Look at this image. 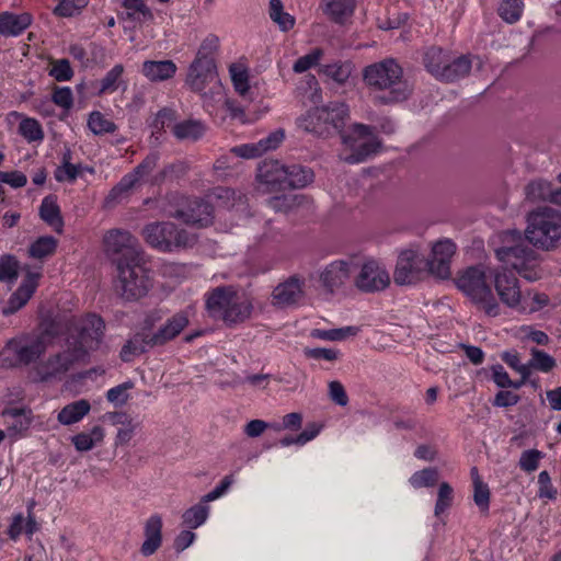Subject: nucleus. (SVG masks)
Segmentation results:
<instances>
[{
  "mask_svg": "<svg viewBox=\"0 0 561 561\" xmlns=\"http://www.w3.org/2000/svg\"><path fill=\"white\" fill-rule=\"evenodd\" d=\"M439 480V471L435 467L425 468L414 472L410 478V483L413 488H431L434 486Z\"/></svg>",
  "mask_w": 561,
  "mask_h": 561,
  "instance_id": "nucleus-47",
  "label": "nucleus"
},
{
  "mask_svg": "<svg viewBox=\"0 0 561 561\" xmlns=\"http://www.w3.org/2000/svg\"><path fill=\"white\" fill-rule=\"evenodd\" d=\"M134 387V383L133 381H126V382H123L116 387H113L111 388L107 392H106V399L107 401L114 403L115 405H123L127 402L128 400V394L126 393V391L128 389H131Z\"/></svg>",
  "mask_w": 561,
  "mask_h": 561,
  "instance_id": "nucleus-63",
  "label": "nucleus"
},
{
  "mask_svg": "<svg viewBox=\"0 0 561 561\" xmlns=\"http://www.w3.org/2000/svg\"><path fill=\"white\" fill-rule=\"evenodd\" d=\"M206 131V126L203 122L197 119H186L180 123H174L172 133L179 140H199Z\"/></svg>",
  "mask_w": 561,
  "mask_h": 561,
  "instance_id": "nucleus-32",
  "label": "nucleus"
},
{
  "mask_svg": "<svg viewBox=\"0 0 561 561\" xmlns=\"http://www.w3.org/2000/svg\"><path fill=\"white\" fill-rule=\"evenodd\" d=\"M215 59L195 58L190 66L186 82L195 92H202L207 84L217 82Z\"/></svg>",
  "mask_w": 561,
  "mask_h": 561,
  "instance_id": "nucleus-16",
  "label": "nucleus"
},
{
  "mask_svg": "<svg viewBox=\"0 0 561 561\" xmlns=\"http://www.w3.org/2000/svg\"><path fill=\"white\" fill-rule=\"evenodd\" d=\"M38 274L28 273L26 278L21 283L18 289L10 296L7 305L2 308L3 316H11L19 311L33 296Z\"/></svg>",
  "mask_w": 561,
  "mask_h": 561,
  "instance_id": "nucleus-22",
  "label": "nucleus"
},
{
  "mask_svg": "<svg viewBox=\"0 0 561 561\" xmlns=\"http://www.w3.org/2000/svg\"><path fill=\"white\" fill-rule=\"evenodd\" d=\"M19 131L30 142L38 141L44 138L42 126L34 118L22 119L19 124Z\"/></svg>",
  "mask_w": 561,
  "mask_h": 561,
  "instance_id": "nucleus-54",
  "label": "nucleus"
},
{
  "mask_svg": "<svg viewBox=\"0 0 561 561\" xmlns=\"http://www.w3.org/2000/svg\"><path fill=\"white\" fill-rule=\"evenodd\" d=\"M432 274L440 279L450 277V259L434 257L426 259V275Z\"/></svg>",
  "mask_w": 561,
  "mask_h": 561,
  "instance_id": "nucleus-53",
  "label": "nucleus"
},
{
  "mask_svg": "<svg viewBox=\"0 0 561 561\" xmlns=\"http://www.w3.org/2000/svg\"><path fill=\"white\" fill-rule=\"evenodd\" d=\"M524 234L533 247L551 250L561 238V213L548 206L530 211Z\"/></svg>",
  "mask_w": 561,
  "mask_h": 561,
  "instance_id": "nucleus-7",
  "label": "nucleus"
},
{
  "mask_svg": "<svg viewBox=\"0 0 561 561\" xmlns=\"http://www.w3.org/2000/svg\"><path fill=\"white\" fill-rule=\"evenodd\" d=\"M137 181L127 173L124 175L121 181L112 187L105 197L104 204L106 207H113L116 204L121 203L124 198H126L131 188L136 185Z\"/></svg>",
  "mask_w": 561,
  "mask_h": 561,
  "instance_id": "nucleus-36",
  "label": "nucleus"
},
{
  "mask_svg": "<svg viewBox=\"0 0 561 561\" xmlns=\"http://www.w3.org/2000/svg\"><path fill=\"white\" fill-rule=\"evenodd\" d=\"M531 358L529 365L533 369L541 373H550L557 366L556 359L542 350L533 347L530 350Z\"/></svg>",
  "mask_w": 561,
  "mask_h": 561,
  "instance_id": "nucleus-49",
  "label": "nucleus"
},
{
  "mask_svg": "<svg viewBox=\"0 0 561 561\" xmlns=\"http://www.w3.org/2000/svg\"><path fill=\"white\" fill-rule=\"evenodd\" d=\"M31 23L32 16L28 13L3 12L0 14V34L16 36L26 30Z\"/></svg>",
  "mask_w": 561,
  "mask_h": 561,
  "instance_id": "nucleus-30",
  "label": "nucleus"
},
{
  "mask_svg": "<svg viewBox=\"0 0 561 561\" xmlns=\"http://www.w3.org/2000/svg\"><path fill=\"white\" fill-rule=\"evenodd\" d=\"M83 170H87L88 172H93L92 168L89 167H82V164H72L67 163L65 165H59L55 170V179L57 182H75L77 178L82 173Z\"/></svg>",
  "mask_w": 561,
  "mask_h": 561,
  "instance_id": "nucleus-52",
  "label": "nucleus"
},
{
  "mask_svg": "<svg viewBox=\"0 0 561 561\" xmlns=\"http://www.w3.org/2000/svg\"><path fill=\"white\" fill-rule=\"evenodd\" d=\"M88 126L94 135L112 134L117 129L116 124L105 118L99 111H94L89 115Z\"/></svg>",
  "mask_w": 561,
  "mask_h": 561,
  "instance_id": "nucleus-48",
  "label": "nucleus"
},
{
  "mask_svg": "<svg viewBox=\"0 0 561 561\" xmlns=\"http://www.w3.org/2000/svg\"><path fill=\"white\" fill-rule=\"evenodd\" d=\"M39 217L43 221L53 227L57 233L62 232L64 219L55 195L44 197L39 206Z\"/></svg>",
  "mask_w": 561,
  "mask_h": 561,
  "instance_id": "nucleus-29",
  "label": "nucleus"
},
{
  "mask_svg": "<svg viewBox=\"0 0 561 561\" xmlns=\"http://www.w3.org/2000/svg\"><path fill=\"white\" fill-rule=\"evenodd\" d=\"M188 171V165L183 161H176L165 165L151 179V184L161 185L167 181H174L183 178Z\"/></svg>",
  "mask_w": 561,
  "mask_h": 561,
  "instance_id": "nucleus-39",
  "label": "nucleus"
},
{
  "mask_svg": "<svg viewBox=\"0 0 561 561\" xmlns=\"http://www.w3.org/2000/svg\"><path fill=\"white\" fill-rule=\"evenodd\" d=\"M176 69V65L172 60H146L142 64L141 72L148 80L157 82L172 78Z\"/></svg>",
  "mask_w": 561,
  "mask_h": 561,
  "instance_id": "nucleus-28",
  "label": "nucleus"
},
{
  "mask_svg": "<svg viewBox=\"0 0 561 561\" xmlns=\"http://www.w3.org/2000/svg\"><path fill=\"white\" fill-rule=\"evenodd\" d=\"M526 199L530 202L549 201L561 206V187L552 190L551 183L545 180H535L525 186Z\"/></svg>",
  "mask_w": 561,
  "mask_h": 561,
  "instance_id": "nucleus-25",
  "label": "nucleus"
},
{
  "mask_svg": "<svg viewBox=\"0 0 561 561\" xmlns=\"http://www.w3.org/2000/svg\"><path fill=\"white\" fill-rule=\"evenodd\" d=\"M523 10V0H502L497 12L505 22L515 23L520 19Z\"/></svg>",
  "mask_w": 561,
  "mask_h": 561,
  "instance_id": "nucleus-46",
  "label": "nucleus"
},
{
  "mask_svg": "<svg viewBox=\"0 0 561 561\" xmlns=\"http://www.w3.org/2000/svg\"><path fill=\"white\" fill-rule=\"evenodd\" d=\"M137 181L127 173L124 175L121 181L112 187L105 197L104 204L106 207H113L116 204L121 203L124 198H126L131 188L136 185Z\"/></svg>",
  "mask_w": 561,
  "mask_h": 561,
  "instance_id": "nucleus-37",
  "label": "nucleus"
},
{
  "mask_svg": "<svg viewBox=\"0 0 561 561\" xmlns=\"http://www.w3.org/2000/svg\"><path fill=\"white\" fill-rule=\"evenodd\" d=\"M48 75L56 81H69L73 77V70L70 66V61L66 58L58 59L54 62L53 68Z\"/></svg>",
  "mask_w": 561,
  "mask_h": 561,
  "instance_id": "nucleus-60",
  "label": "nucleus"
},
{
  "mask_svg": "<svg viewBox=\"0 0 561 561\" xmlns=\"http://www.w3.org/2000/svg\"><path fill=\"white\" fill-rule=\"evenodd\" d=\"M321 56L322 49L316 48L311 53L298 58L293 66V70L296 73H302L310 69L311 67L316 66Z\"/></svg>",
  "mask_w": 561,
  "mask_h": 561,
  "instance_id": "nucleus-62",
  "label": "nucleus"
},
{
  "mask_svg": "<svg viewBox=\"0 0 561 561\" xmlns=\"http://www.w3.org/2000/svg\"><path fill=\"white\" fill-rule=\"evenodd\" d=\"M137 181L127 173L124 175L121 181L112 187L105 197L104 204L106 207H113L116 204L121 203L124 198H126L131 188L136 185Z\"/></svg>",
  "mask_w": 561,
  "mask_h": 561,
  "instance_id": "nucleus-35",
  "label": "nucleus"
},
{
  "mask_svg": "<svg viewBox=\"0 0 561 561\" xmlns=\"http://www.w3.org/2000/svg\"><path fill=\"white\" fill-rule=\"evenodd\" d=\"M304 294V282L294 275L274 288L273 304L280 308L288 307L297 304Z\"/></svg>",
  "mask_w": 561,
  "mask_h": 561,
  "instance_id": "nucleus-19",
  "label": "nucleus"
},
{
  "mask_svg": "<svg viewBox=\"0 0 561 561\" xmlns=\"http://www.w3.org/2000/svg\"><path fill=\"white\" fill-rule=\"evenodd\" d=\"M175 119V112L169 107H163L156 114V117L150 125L152 129L151 135L158 138L165 127H170L171 125L173 126Z\"/></svg>",
  "mask_w": 561,
  "mask_h": 561,
  "instance_id": "nucleus-50",
  "label": "nucleus"
},
{
  "mask_svg": "<svg viewBox=\"0 0 561 561\" xmlns=\"http://www.w3.org/2000/svg\"><path fill=\"white\" fill-rule=\"evenodd\" d=\"M57 248V240L51 236L39 237L28 248V254L34 259H43L51 255Z\"/></svg>",
  "mask_w": 561,
  "mask_h": 561,
  "instance_id": "nucleus-44",
  "label": "nucleus"
},
{
  "mask_svg": "<svg viewBox=\"0 0 561 561\" xmlns=\"http://www.w3.org/2000/svg\"><path fill=\"white\" fill-rule=\"evenodd\" d=\"M450 54V51L444 50L440 47L432 46L427 48L424 53V67L432 76L438 79L444 69V66L448 61Z\"/></svg>",
  "mask_w": 561,
  "mask_h": 561,
  "instance_id": "nucleus-34",
  "label": "nucleus"
},
{
  "mask_svg": "<svg viewBox=\"0 0 561 561\" xmlns=\"http://www.w3.org/2000/svg\"><path fill=\"white\" fill-rule=\"evenodd\" d=\"M105 323L103 319L94 313L88 314L78 328L77 336H71L69 345L73 350L82 348L84 358L88 351L98 347L104 334Z\"/></svg>",
  "mask_w": 561,
  "mask_h": 561,
  "instance_id": "nucleus-12",
  "label": "nucleus"
},
{
  "mask_svg": "<svg viewBox=\"0 0 561 561\" xmlns=\"http://www.w3.org/2000/svg\"><path fill=\"white\" fill-rule=\"evenodd\" d=\"M390 284L389 273L376 261L365 262L355 278V286L363 293H376L386 289Z\"/></svg>",
  "mask_w": 561,
  "mask_h": 561,
  "instance_id": "nucleus-13",
  "label": "nucleus"
},
{
  "mask_svg": "<svg viewBox=\"0 0 561 561\" xmlns=\"http://www.w3.org/2000/svg\"><path fill=\"white\" fill-rule=\"evenodd\" d=\"M115 290L126 301L146 297L153 286L152 271L148 266L146 253L116 266Z\"/></svg>",
  "mask_w": 561,
  "mask_h": 561,
  "instance_id": "nucleus-5",
  "label": "nucleus"
},
{
  "mask_svg": "<svg viewBox=\"0 0 561 561\" xmlns=\"http://www.w3.org/2000/svg\"><path fill=\"white\" fill-rule=\"evenodd\" d=\"M19 276V262L15 256L7 254L0 257V282L13 283Z\"/></svg>",
  "mask_w": 561,
  "mask_h": 561,
  "instance_id": "nucleus-51",
  "label": "nucleus"
},
{
  "mask_svg": "<svg viewBox=\"0 0 561 561\" xmlns=\"http://www.w3.org/2000/svg\"><path fill=\"white\" fill-rule=\"evenodd\" d=\"M494 278V287L501 301L510 307H515L520 301L518 279L511 273L494 270L491 272Z\"/></svg>",
  "mask_w": 561,
  "mask_h": 561,
  "instance_id": "nucleus-18",
  "label": "nucleus"
},
{
  "mask_svg": "<svg viewBox=\"0 0 561 561\" xmlns=\"http://www.w3.org/2000/svg\"><path fill=\"white\" fill-rule=\"evenodd\" d=\"M123 7L127 10V19L146 22L153 19L151 10L144 0H124Z\"/></svg>",
  "mask_w": 561,
  "mask_h": 561,
  "instance_id": "nucleus-42",
  "label": "nucleus"
},
{
  "mask_svg": "<svg viewBox=\"0 0 561 561\" xmlns=\"http://www.w3.org/2000/svg\"><path fill=\"white\" fill-rule=\"evenodd\" d=\"M91 410L87 399H80L65 405L58 413L57 420L62 425H71L81 421Z\"/></svg>",
  "mask_w": 561,
  "mask_h": 561,
  "instance_id": "nucleus-31",
  "label": "nucleus"
},
{
  "mask_svg": "<svg viewBox=\"0 0 561 561\" xmlns=\"http://www.w3.org/2000/svg\"><path fill=\"white\" fill-rule=\"evenodd\" d=\"M454 501V490L448 482H442L437 492V500L435 504V515L439 516L448 510Z\"/></svg>",
  "mask_w": 561,
  "mask_h": 561,
  "instance_id": "nucleus-55",
  "label": "nucleus"
},
{
  "mask_svg": "<svg viewBox=\"0 0 561 561\" xmlns=\"http://www.w3.org/2000/svg\"><path fill=\"white\" fill-rule=\"evenodd\" d=\"M141 234L145 241L161 252H174L193 248L197 243V236L186 229L179 228L170 221L147 224Z\"/></svg>",
  "mask_w": 561,
  "mask_h": 561,
  "instance_id": "nucleus-8",
  "label": "nucleus"
},
{
  "mask_svg": "<svg viewBox=\"0 0 561 561\" xmlns=\"http://www.w3.org/2000/svg\"><path fill=\"white\" fill-rule=\"evenodd\" d=\"M356 0H328L325 12L336 23H343V21L351 16L354 12Z\"/></svg>",
  "mask_w": 561,
  "mask_h": 561,
  "instance_id": "nucleus-40",
  "label": "nucleus"
},
{
  "mask_svg": "<svg viewBox=\"0 0 561 561\" xmlns=\"http://www.w3.org/2000/svg\"><path fill=\"white\" fill-rule=\"evenodd\" d=\"M89 0H61L54 9V13L58 16L70 18L87 7Z\"/></svg>",
  "mask_w": 561,
  "mask_h": 561,
  "instance_id": "nucleus-59",
  "label": "nucleus"
},
{
  "mask_svg": "<svg viewBox=\"0 0 561 561\" xmlns=\"http://www.w3.org/2000/svg\"><path fill=\"white\" fill-rule=\"evenodd\" d=\"M124 72L123 65H115L101 80V87L99 93H105L107 91H114L117 88V81Z\"/></svg>",
  "mask_w": 561,
  "mask_h": 561,
  "instance_id": "nucleus-61",
  "label": "nucleus"
},
{
  "mask_svg": "<svg viewBox=\"0 0 561 561\" xmlns=\"http://www.w3.org/2000/svg\"><path fill=\"white\" fill-rule=\"evenodd\" d=\"M286 165L277 160H265L257 168V180L271 190H285Z\"/></svg>",
  "mask_w": 561,
  "mask_h": 561,
  "instance_id": "nucleus-21",
  "label": "nucleus"
},
{
  "mask_svg": "<svg viewBox=\"0 0 561 561\" xmlns=\"http://www.w3.org/2000/svg\"><path fill=\"white\" fill-rule=\"evenodd\" d=\"M160 159L159 152H150L129 174L138 182L141 178L150 174L157 167Z\"/></svg>",
  "mask_w": 561,
  "mask_h": 561,
  "instance_id": "nucleus-56",
  "label": "nucleus"
},
{
  "mask_svg": "<svg viewBox=\"0 0 561 561\" xmlns=\"http://www.w3.org/2000/svg\"><path fill=\"white\" fill-rule=\"evenodd\" d=\"M501 247L494 250L496 259L515 270L522 277L529 282L541 277L539 268V254L528 239L518 230H507L501 234Z\"/></svg>",
  "mask_w": 561,
  "mask_h": 561,
  "instance_id": "nucleus-2",
  "label": "nucleus"
},
{
  "mask_svg": "<svg viewBox=\"0 0 561 561\" xmlns=\"http://www.w3.org/2000/svg\"><path fill=\"white\" fill-rule=\"evenodd\" d=\"M104 438V430L96 425L92 427L90 433L81 432L71 437L75 448L82 453L91 450L96 444L101 443Z\"/></svg>",
  "mask_w": 561,
  "mask_h": 561,
  "instance_id": "nucleus-38",
  "label": "nucleus"
},
{
  "mask_svg": "<svg viewBox=\"0 0 561 561\" xmlns=\"http://www.w3.org/2000/svg\"><path fill=\"white\" fill-rule=\"evenodd\" d=\"M472 61L469 56L461 55L454 57L450 55L438 80L443 82H455L467 77L470 73Z\"/></svg>",
  "mask_w": 561,
  "mask_h": 561,
  "instance_id": "nucleus-26",
  "label": "nucleus"
},
{
  "mask_svg": "<svg viewBox=\"0 0 561 561\" xmlns=\"http://www.w3.org/2000/svg\"><path fill=\"white\" fill-rule=\"evenodd\" d=\"M1 415L5 419H11L8 422L7 432L10 437H22L26 434L33 423V411L26 405L14 407L7 405Z\"/></svg>",
  "mask_w": 561,
  "mask_h": 561,
  "instance_id": "nucleus-17",
  "label": "nucleus"
},
{
  "mask_svg": "<svg viewBox=\"0 0 561 561\" xmlns=\"http://www.w3.org/2000/svg\"><path fill=\"white\" fill-rule=\"evenodd\" d=\"M357 332L358 328L356 327H345L331 330L313 329L310 332V336L324 341H343L348 336L356 335Z\"/></svg>",
  "mask_w": 561,
  "mask_h": 561,
  "instance_id": "nucleus-45",
  "label": "nucleus"
},
{
  "mask_svg": "<svg viewBox=\"0 0 561 561\" xmlns=\"http://www.w3.org/2000/svg\"><path fill=\"white\" fill-rule=\"evenodd\" d=\"M176 207L168 209V216L190 226L205 228L214 222V206L205 198L174 195Z\"/></svg>",
  "mask_w": 561,
  "mask_h": 561,
  "instance_id": "nucleus-9",
  "label": "nucleus"
},
{
  "mask_svg": "<svg viewBox=\"0 0 561 561\" xmlns=\"http://www.w3.org/2000/svg\"><path fill=\"white\" fill-rule=\"evenodd\" d=\"M158 346L152 344L151 334L139 332L129 339L122 347L119 357L124 363L131 362L136 356H139L150 348Z\"/></svg>",
  "mask_w": 561,
  "mask_h": 561,
  "instance_id": "nucleus-27",
  "label": "nucleus"
},
{
  "mask_svg": "<svg viewBox=\"0 0 561 561\" xmlns=\"http://www.w3.org/2000/svg\"><path fill=\"white\" fill-rule=\"evenodd\" d=\"M208 513L209 507L201 501L198 504L190 507L183 513V523L188 528H197L205 523L208 517Z\"/></svg>",
  "mask_w": 561,
  "mask_h": 561,
  "instance_id": "nucleus-43",
  "label": "nucleus"
},
{
  "mask_svg": "<svg viewBox=\"0 0 561 561\" xmlns=\"http://www.w3.org/2000/svg\"><path fill=\"white\" fill-rule=\"evenodd\" d=\"M84 359V352L82 348L73 350L70 345L68 351L58 353L50 356L46 362L47 373L42 377V380H48L49 378L56 377L67 373L70 367L79 360Z\"/></svg>",
  "mask_w": 561,
  "mask_h": 561,
  "instance_id": "nucleus-20",
  "label": "nucleus"
},
{
  "mask_svg": "<svg viewBox=\"0 0 561 561\" xmlns=\"http://www.w3.org/2000/svg\"><path fill=\"white\" fill-rule=\"evenodd\" d=\"M354 267L355 265L351 261H333L320 273V283L328 293L333 294L351 278Z\"/></svg>",
  "mask_w": 561,
  "mask_h": 561,
  "instance_id": "nucleus-15",
  "label": "nucleus"
},
{
  "mask_svg": "<svg viewBox=\"0 0 561 561\" xmlns=\"http://www.w3.org/2000/svg\"><path fill=\"white\" fill-rule=\"evenodd\" d=\"M350 119V108L343 102H330L323 106L309 110L297 118V125L306 133L319 138H330L340 135L342 144L352 150L345 157L350 164L365 161L369 156L377 153L382 144L375 135V128L369 125L355 123L348 131L345 126Z\"/></svg>",
  "mask_w": 561,
  "mask_h": 561,
  "instance_id": "nucleus-1",
  "label": "nucleus"
},
{
  "mask_svg": "<svg viewBox=\"0 0 561 561\" xmlns=\"http://www.w3.org/2000/svg\"><path fill=\"white\" fill-rule=\"evenodd\" d=\"M493 271L484 264H477L459 272L455 279L458 289L490 317L499 314V304L486 277V273Z\"/></svg>",
  "mask_w": 561,
  "mask_h": 561,
  "instance_id": "nucleus-6",
  "label": "nucleus"
},
{
  "mask_svg": "<svg viewBox=\"0 0 561 561\" xmlns=\"http://www.w3.org/2000/svg\"><path fill=\"white\" fill-rule=\"evenodd\" d=\"M104 245L106 254L115 266L121 265L123 261H130L145 254L137 238L129 231L123 229H112L104 236Z\"/></svg>",
  "mask_w": 561,
  "mask_h": 561,
  "instance_id": "nucleus-10",
  "label": "nucleus"
},
{
  "mask_svg": "<svg viewBox=\"0 0 561 561\" xmlns=\"http://www.w3.org/2000/svg\"><path fill=\"white\" fill-rule=\"evenodd\" d=\"M363 79L370 89L387 91V93L376 96L381 104L402 102L411 93L408 82L403 80L401 66L392 58L365 67Z\"/></svg>",
  "mask_w": 561,
  "mask_h": 561,
  "instance_id": "nucleus-3",
  "label": "nucleus"
},
{
  "mask_svg": "<svg viewBox=\"0 0 561 561\" xmlns=\"http://www.w3.org/2000/svg\"><path fill=\"white\" fill-rule=\"evenodd\" d=\"M50 101L67 111L70 110L73 105L71 89L68 87H55Z\"/></svg>",
  "mask_w": 561,
  "mask_h": 561,
  "instance_id": "nucleus-64",
  "label": "nucleus"
},
{
  "mask_svg": "<svg viewBox=\"0 0 561 561\" xmlns=\"http://www.w3.org/2000/svg\"><path fill=\"white\" fill-rule=\"evenodd\" d=\"M545 454L538 449H527L522 453L518 466L525 472H534L539 467V461Z\"/></svg>",
  "mask_w": 561,
  "mask_h": 561,
  "instance_id": "nucleus-57",
  "label": "nucleus"
},
{
  "mask_svg": "<svg viewBox=\"0 0 561 561\" xmlns=\"http://www.w3.org/2000/svg\"><path fill=\"white\" fill-rule=\"evenodd\" d=\"M229 71L234 90L239 94L244 95L250 89L248 71L234 64L230 66Z\"/></svg>",
  "mask_w": 561,
  "mask_h": 561,
  "instance_id": "nucleus-58",
  "label": "nucleus"
},
{
  "mask_svg": "<svg viewBox=\"0 0 561 561\" xmlns=\"http://www.w3.org/2000/svg\"><path fill=\"white\" fill-rule=\"evenodd\" d=\"M426 276V259L415 250L402 251L397 260L393 280L399 286L413 285Z\"/></svg>",
  "mask_w": 561,
  "mask_h": 561,
  "instance_id": "nucleus-11",
  "label": "nucleus"
},
{
  "mask_svg": "<svg viewBox=\"0 0 561 561\" xmlns=\"http://www.w3.org/2000/svg\"><path fill=\"white\" fill-rule=\"evenodd\" d=\"M353 70V65L351 61H336L333 64H328L321 66L320 71L328 77L329 79H332L339 84H344L347 79L350 78Z\"/></svg>",
  "mask_w": 561,
  "mask_h": 561,
  "instance_id": "nucleus-41",
  "label": "nucleus"
},
{
  "mask_svg": "<svg viewBox=\"0 0 561 561\" xmlns=\"http://www.w3.org/2000/svg\"><path fill=\"white\" fill-rule=\"evenodd\" d=\"M188 323L190 321L186 312L180 311L175 313L168 319L156 333L151 334L152 344L162 346L169 341H172L188 325Z\"/></svg>",
  "mask_w": 561,
  "mask_h": 561,
  "instance_id": "nucleus-23",
  "label": "nucleus"
},
{
  "mask_svg": "<svg viewBox=\"0 0 561 561\" xmlns=\"http://www.w3.org/2000/svg\"><path fill=\"white\" fill-rule=\"evenodd\" d=\"M206 309L211 318L234 327L251 318L253 302L248 296H239L233 286H219L208 294Z\"/></svg>",
  "mask_w": 561,
  "mask_h": 561,
  "instance_id": "nucleus-4",
  "label": "nucleus"
},
{
  "mask_svg": "<svg viewBox=\"0 0 561 561\" xmlns=\"http://www.w3.org/2000/svg\"><path fill=\"white\" fill-rule=\"evenodd\" d=\"M162 518L154 514L150 516L145 524V541L140 547V552L145 557L152 556L162 543Z\"/></svg>",
  "mask_w": 561,
  "mask_h": 561,
  "instance_id": "nucleus-24",
  "label": "nucleus"
},
{
  "mask_svg": "<svg viewBox=\"0 0 561 561\" xmlns=\"http://www.w3.org/2000/svg\"><path fill=\"white\" fill-rule=\"evenodd\" d=\"M285 190L302 188L313 182V171L300 164L286 165Z\"/></svg>",
  "mask_w": 561,
  "mask_h": 561,
  "instance_id": "nucleus-33",
  "label": "nucleus"
},
{
  "mask_svg": "<svg viewBox=\"0 0 561 561\" xmlns=\"http://www.w3.org/2000/svg\"><path fill=\"white\" fill-rule=\"evenodd\" d=\"M47 344L43 337H35L31 343L24 344L22 340H10L2 354L10 353L14 356L11 366L30 365L38 359L46 351Z\"/></svg>",
  "mask_w": 561,
  "mask_h": 561,
  "instance_id": "nucleus-14",
  "label": "nucleus"
}]
</instances>
